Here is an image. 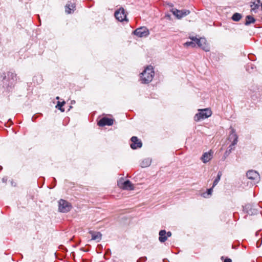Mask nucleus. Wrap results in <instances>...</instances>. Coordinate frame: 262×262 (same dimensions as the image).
<instances>
[{"label": "nucleus", "instance_id": "obj_1", "mask_svg": "<svg viewBox=\"0 0 262 262\" xmlns=\"http://www.w3.org/2000/svg\"><path fill=\"white\" fill-rule=\"evenodd\" d=\"M155 72L151 66H147L141 73L140 80L142 83H148L153 79Z\"/></svg>", "mask_w": 262, "mask_h": 262}, {"label": "nucleus", "instance_id": "obj_2", "mask_svg": "<svg viewBox=\"0 0 262 262\" xmlns=\"http://www.w3.org/2000/svg\"><path fill=\"white\" fill-rule=\"evenodd\" d=\"M190 39L195 41L196 43V45L205 52H208L209 51V46L207 43L206 40L205 38H198L195 36H192L190 37Z\"/></svg>", "mask_w": 262, "mask_h": 262}, {"label": "nucleus", "instance_id": "obj_3", "mask_svg": "<svg viewBox=\"0 0 262 262\" xmlns=\"http://www.w3.org/2000/svg\"><path fill=\"white\" fill-rule=\"evenodd\" d=\"M199 112L196 114L194 117V120L195 121H199L202 119H204L210 117L212 114V112L209 108L200 110Z\"/></svg>", "mask_w": 262, "mask_h": 262}, {"label": "nucleus", "instance_id": "obj_4", "mask_svg": "<svg viewBox=\"0 0 262 262\" xmlns=\"http://www.w3.org/2000/svg\"><path fill=\"white\" fill-rule=\"evenodd\" d=\"M72 209L71 204L68 201L60 199L58 201V210L60 212L67 213Z\"/></svg>", "mask_w": 262, "mask_h": 262}, {"label": "nucleus", "instance_id": "obj_5", "mask_svg": "<svg viewBox=\"0 0 262 262\" xmlns=\"http://www.w3.org/2000/svg\"><path fill=\"white\" fill-rule=\"evenodd\" d=\"M134 34L139 37H146L149 34L148 29L145 27H141L134 31Z\"/></svg>", "mask_w": 262, "mask_h": 262}, {"label": "nucleus", "instance_id": "obj_6", "mask_svg": "<svg viewBox=\"0 0 262 262\" xmlns=\"http://www.w3.org/2000/svg\"><path fill=\"white\" fill-rule=\"evenodd\" d=\"M246 176L249 179L253 180L254 183H257L260 181V176L255 170L248 171Z\"/></svg>", "mask_w": 262, "mask_h": 262}, {"label": "nucleus", "instance_id": "obj_7", "mask_svg": "<svg viewBox=\"0 0 262 262\" xmlns=\"http://www.w3.org/2000/svg\"><path fill=\"white\" fill-rule=\"evenodd\" d=\"M76 0H68L65 6V11L67 14H71L76 10Z\"/></svg>", "mask_w": 262, "mask_h": 262}, {"label": "nucleus", "instance_id": "obj_8", "mask_svg": "<svg viewBox=\"0 0 262 262\" xmlns=\"http://www.w3.org/2000/svg\"><path fill=\"white\" fill-rule=\"evenodd\" d=\"M254 207V205L252 204H247L243 206V211L250 215L256 214L257 213L258 210Z\"/></svg>", "mask_w": 262, "mask_h": 262}, {"label": "nucleus", "instance_id": "obj_9", "mask_svg": "<svg viewBox=\"0 0 262 262\" xmlns=\"http://www.w3.org/2000/svg\"><path fill=\"white\" fill-rule=\"evenodd\" d=\"M172 12L178 19H181L182 17L187 16L190 13V11L188 10H179L177 9H172Z\"/></svg>", "mask_w": 262, "mask_h": 262}, {"label": "nucleus", "instance_id": "obj_10", "mask_svg": "<svg viewBox=\"0 0 262 262\" xmlns=\"http://www.w3.org/2000/svg\"><path fill=\"white\" fill-rule=\"evenodd\" d=\"M115 16L116 18L120 21L127 20L126 19V15L125 14V10L123 8L119 9L115 12Z\"/></svg>", "mask_w": 262, "mask_h": 262}, {"label": "nucleus", "instance_id": "obj_11", "mask_svg": "<svg viewBox=\"0 0 262 262\" xmlns=\"http://www.w3.org/2000/svg\"><path fill=\"white\" fill-rule=\"evenodd\" d=\"M114 120L113 119L107 117H103L98 122V125L100 126H104L105 125H112L113 124Z\"/></svg>", "mask_w": 262, "mask_h": 262}, {"label": "nucleus", "instance_id": "obj_12", "mask_svg": "<svg viewBox=\"0 0 262 262\" xmlns=\"http://www.w3.org/2000/svg\"><path fill=\"white\" fill-rule=\"evenodd\" d=\"M132 143L130 144V147L135 149L138 148H141L142 146V143L137 137L133 136L130 139Z\"/></svg>", "mask_w": 262, "mask_h": 262}, {"label": "nucleus", "instance_id": "obj_13", "mask_svg": "<svg viewBox=\"0 0 262 262\" xmlns=\"http://www.w3.org/2000/svg\"><path fill=\"white\" fill-rule=\"evenodd\" d=\"M228 139L230 141H232V143L231 145H235L238 141V136L235 133V130L234 128H231L230 131V134L229 136Z\"/></svg>", "mask_w": 262, "mask_h": 262}, {"label": "nucleus", "instance_id": "obj_14", "mask_svg": "<svg viewBox=\"0 0 262 262\" xmlns=\"http://www.w3.org/2000/svg\"><path fill=\"white\" fill-rule=\"evenodd\" d=\"M213 157V152L211 150H210L208 152H204L202 156L201 157V160L203 161V163H206L208 161H209Z\"/></svg>", "mask_w": 262, "mask_h": 262}, {"label": "nucleus", "instance_id": "obj_15", "mask_svg": "<svg viewBox=\"0 0 262 262\" xmlns=\"http://www.w3.org/2000/svg\"><path fill=\"white\" fill-rule=\"evenodd\" d=\"M89 233L92 235V240L96 241L97 242H99L101 241L102 234L100 232L90 231Z\"/></svg>", "mask_w": 262, "mask_h": 262}, {"label": "nucleus", "instance_id": "obj_16", "mask_svg": "<svg viewBox=\"0 0 262 262\" xmlns=\"http://www.w3.org/2000/svg\"><path fill=\"white\" fill-rule=\"evenodd\" d=\"M121 187L123 189L127 190H131L134 189L133 184L129 180L125 181Z\"/></svg>", "mask_w": 262, "mask_h": 262}, {"label": "nucleus", "instance_id": "obj_17", "mask_svg": "<svg viewBox=\"0 0 262 262\" xmlns=\"http://www.w3.org/2000/svg\"><path fill=\"white\" fill-rule=\"evenodd\" d=\"M159 241L161 243H164L167 241V236L166 235L165 230H161L159 232Z\"/></svg>", "mask_w": 262, "mask_h": 262}, {"label": "nucleus", "instance_id": "obj_18", "mask_svg": "<svg viewBox=\"0 0 262 262\" xmlns=\"http://www.w3.org/2000/svg\"><path fill=\"white\" fill-rule=\"evenodd\" d=\"M234 145H230L228 147L226 151L225 152L224 156L223 157V160H224L226 159V158L230 155V154L232 152L233 150H234V147H233Z\"/></svg>", "mask_w": 262, "mask_h": 262}, {"label": "nucleus", "instance_id": "obj_19", "mask_svg": "<svg viewBox=\"0 0 262 262\" xmlns=\"http://www.w3.org/2000/svg\"><path fill=\"white\" fill-rule=\"evenodd\" d=\"M255 19L251 16V15H247L246 17V21L245 23V25L246 26H248L251 24H253L255 22Z\"/></svg>", "mask_w": 262, "mask_h": 262}, {"label": "nucleus", "instance_id": "obj_20", "mask_svg": "<svg viewBox=\"0 0 262 262\" xmlns=\"http://www.w3.org/2000/svg\"><path fill=\"white\" fill-rule=\"evenodd\" d=\"M151 163V160L149 158H146L144 159L141 163V166L142 167H146L149 166Z\"/></svg>", "mask_w": 262, "mask_h": 262}, {"label": "nucleus", "instance_id": "obj_21", "mask_svg": "<svg viewBox=\"0 0 262 262\" xmlns=\"http://www.w3.org/2000/svg\"><path fill=\"white\" fill-rule=\"evenodd\" d=\"M222 175V172L221 171H219L217 172V174L216 178L214 179V180L213 181V185H212V188H214L218 184L219 182L221 180Z\"/></svg>", "mask_w": 262, "mask_h": 262}, {"label": "nucleus", "instance_id": "obj_22", "mask_svg": "<svg viewBox=\"0 0 262 262\" xmlns=\"http://www.w3.org/2000/svg\"><path fill=\"white\" fill-rule=\"evenodd\" d=\"M260 5H258L256 3V2H253L251 3L250 5L251 7V11L254 13H256L257 12V9L259 8Z\"/></svg>", "mask_w": 262, "mask_h": 262}, {"label": "nucleus", "instance_id": "obj_23", "mask_svg": "<svg viewBox=\"0 0 262 262\" xmlns=\"http://www.w3.org/2000/svg\"><path fill=\"white\" fill-rule=\"evenodd\" d=\"M66 102L63 101L62 102L58 101L57 105H56V108L59 110L61 112H64V109L63 108V106L65 104Z\"/></svg>", "mask_w": 262, "mask_h": 262}, {"label": "nucleus", "instance_id": "obj_24", "mask_svg": "<svg viewBox=\"0 0 262 262\" xmlns=\"http://www.w3.org/2000/svg\"><path fill=\"white\" fill-rule=\"evenodd\" d=\"M242 18V15L238 13H235L232 15L231 18L235 21H239Z\"/></svg>", "mask_w": 262, "mask_h": 262}, {"label": "nucleus", "instance_id": "obj_25", "mask_svg": "<svg viewBox=\"0 0 262 262\" xmlns=\"http://www.w3.org/2000/svg\"><path fill=\"white\" fill-rule=\"evenodd\" d=\"M213 188L212 187L209 189H208L207 190V192H205V193H203L202 194V196L204 197V198H209L210 195H211L212 194V192L213 191Z\"/></svg>", "mask_w": 262, "mask_h": 262}, {"label": "nucleus", "instance_id": "obj_26", "mask_svg": "<svg viewBox=\"0 0 262 262\" xmlns=\"http://www.w3.org/2000/svg\"><path fill=\"white\" fill-rule=\"evenodd\" d=\"M7 76L8 78H11L13 80H16V75L12 72H9L7 73Z\"/></svg>", "mask_w": 262, "mask_h": 262}, {"label": "nucleus", "instance_id": "obj_27", "mask_svg": "<svg viewBox=\"0 0 262 262\" xmlns=\"http://www.w3.org/2000/svg\"><path fill=\"white\" fill-rule=\"evenodd\" d=\"M184 45L187 46V47H190H190H194L196 46V43H195V41H194L191 40V41H187L186 42H185Z\"/></svg>", "mask_w": 262, "mask_h": 262}, {"label": "nucleus", "instance_id": "obj_28", "mask_svg": "<svg viewBox=\"0 0 262 262\" xmlns=\"http://www.w3.org/2000/svg\"><path fill=\"white\" fill-rule=\"evenodd\" d=\"M255 66L250 63V64H248L247 66V68H246V70L247 71H248L249 72H251L255 68Z\"/></svg>", "mask_w": 262, "mask_h": 262}, {"label": "nucleus", "instance_id": "obj_29", "mask_svg": "<svg viewBox=\"0 0 262 262\" xmlns=\"http://www.w3.org/2000/svg\"><path fill=\"white\" fill-rule=\"evenodd\" d=\"M166 236H167V238L169 237H170L172 235V233L170 231H168V232H166Z\"/></svg>", "mask_w": 262, "mask_h": 262}, {"label": "nucleus", "instance_id": "obj_30", "mask_svg": "<svg viewBox=\"0 0 262 262\" xmlns=\"http://www.w3.org/2000/svg\"><path fill=\"white\" fill-rule=\"evenodd\" d=\"M224 262H232V260L230 258H226L225 259Z\"/></svg>", "mask_w": 262, "mask_h": 262}, {"label": "nucleus", "instance_id": "obj_31", "mask_svg": "<svg viewBox=\"0 0 262 262\" xmlns=\"http://www.w3.org/2000/svg\"><path fill=\"white\" fill-rule=\"evenodd\" d=\"M7 181V177H4L3 179H2V181L4 183H6Z\"/></svg>", "mask_w": 262, "mask_h": 262}, {"label": "nucleus", "instance_id": "obj_32", "mask_svg": "<svg viewBox=\"0 0 262 262\" xmlns=\"http://www.w3.org/2000/svg\"><path fill=\"white\" fill-rule=\"evenodd\" d=\"M146 257H141L139 260L138 261V262H139V260H143L144 261H145L146 260Z\"/></svg>", "mask_w": 262, "mask_h": 262}, {"label": "nucleus", "instance_id": "obj_33", "mask_svg": "<svg viewBox=\"0 0 262 262\" xmlns=\"http://www.w3.org/2000/svg\"><path fill=\"white\" fill-rule=\"evenodd\" d=\"M254 2H256V3L258 5H260V0H255Z\"/></svg>", "mask_w": 262, "mask_h": 262}, {"label": "nucleus", "instance_id": "obj_34", "mask_svg": "<svg viewBox=\"0 0 262 262\" xmlns=\"http://www.w3.org/2000/svg\"><path fill=\"white\" fill-rule=\"evenodd\" d=\"M261 243H262V241L260 242V245H258V241H257V244H257V247H259L261 245Z\"/></svg>", "mask_w": 262, "mask_h": 262}, {"label": "nucleus", "instance_id": "obj_35", "mask_svg": "<svg viewBox=\"0 0 262 262\" xmlns=\"http://www.w3.org/2000/svg\"><path fill=\"white\" fill-rule=\"evenodd\" d=\"M110 252H111V250H110V249H108V250H107V251H106V253H107V254H108L109 253H110Z\"/></svg>", "mask_w": 262, "mask_h": 262}, {"label": "nucleus", "instance_id": "obj_36", "mask_svg": "<svg viewBox=\"0 0 262 262\" xmlns=\"http://www.w3.org/2000/svg\"><path fill=\"white\" fill-rule=\"evenodd\" d=\"M8 121L10 122L11 123V124L12 123V120H11V119H9Z\"/></svg>", "mask_w": 262, "mask_h": 262}, {"label": "nucleus", "instance_id": "obj_37", "mask_svg": "<svg viewBox=\"0 0 262 262\" xmlns=\"http://www.w3.org/2000/svg\"><path fill=\"white\" fill-rule=\"evenodd\" d=\"M56 99L57 100H58V99H59V97H58V96H57V97H56Z\"/></svg>", "mask_w": 262, "mask_h": 262}, {"label": "nucleus", "instance_id": "obj_38", "mask_svg": "<svg viewBox=\"0 0 262 262\" xmlns=\"http://www.w3.org/2000/svg\"><path fill=\"white\" fill-rule=\"evenodd\" d=\"M2 168H3V167L1 166H0V170H1L2 169Z\"/></svg>", "mask_w": 262, "mask_h": 262}, {"label": "nucleus", "instance_id": "obj_39", "mask_svg": "<svg viewBox=\"0 0 262 262\" xmlns=\"http://www.w3.org/2000/svg\"><path fill=\"white\" fill-rule=\"evenodd\" d=\"M260 6H261V10H262V3H261Z\"/></svg>", "mask_w": 262, "mask_h": 262}, {"label": "nucleus", "instance_id": "obj_40", "mask_svg": "<svg viewBox=\"0 0 262 262\" xmlns=\"http://www.w3.org/2000/svg\"><path fill=\"white\" fill-rule=\"evenodd\" d=\"M258 235V232H256V235Z\"/></svg>", "mask_w": 262, "mask_h": 262}, {"label": "nucleus", "instance_id": "obj_41", "mask_svg": "<svg viewBox=\"0 0 262 262\" xmlns=\"http://www.w3.org/2000/svg\"><path fill=\"white\" fill-rule=\"evenodd\" d=\"M223 258H224V257H223V256H222L221 259H223Z\"/></svg>", "mask_w": 262, "mask_h": 262}, {"label": "nucleus", "instance_id": "obj_42", "mask_svg": "<svg viewBox=\"0 0 262 262\" xmlns=\"http://www.w3.org/2000/svg\"><path fill=\"white\" fill-rule=\"evenodd\" d=\"M54 180L56 181V179L55 178H53Z\"/></svg>", "mask_w": 262, "mask_h": 262}]
</instances>
